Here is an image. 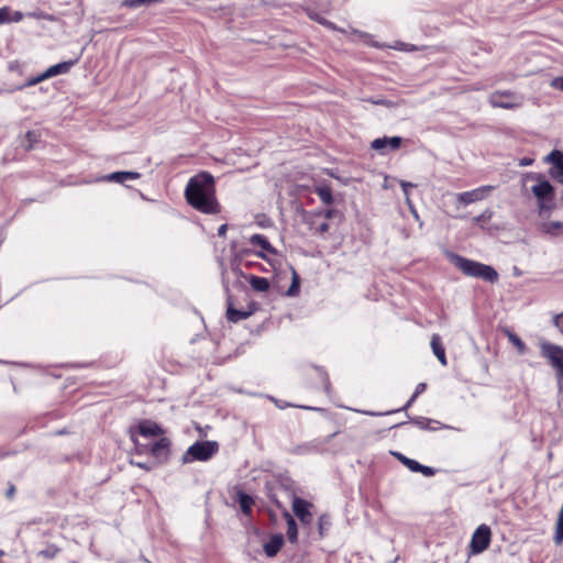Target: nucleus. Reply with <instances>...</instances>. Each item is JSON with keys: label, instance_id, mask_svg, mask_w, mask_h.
<instances>
[{"label": "nucleus", "instance_id": "nucleus-1", "mask_svg": "<svg viewBox=\"0 0 563 563\" xmlns=\"http://www.w3.org/2000/svg\"><path fill=\"white\" fill-rule=\"evenodd\" d=\"M185 197L192 208L202 213L217 214L220 212V206L216 199L214 181L208 173H201L190 178L186 186Z\"/></svg>", "mask_w": 563, "mask_h": 563}, {"label": "nucleus", "instance_id": "nucleus-2", "mask_svg": "<svg viewBox=\"0 0 563 563\" xmlns=\"http://www.w3.org/2000/svg\"><path fill=\"white\" fill-rule=\"evenodd\" d=\"M521 185L537 199L538 216H547L549 210H555V189L543 174L525 173L521 176Z\"/></svg>", "mask_w": 563, "mask_h": 563}, {"label": "nucleus", "instance_id": "nucleus-3", "mask_svg": "<svg viewBox=\"0 0 563 563\" xmlns=\"http://www.w3.org/2000/svg\"><path fill=\"white\" fill-rule=\"evenodd\" d=\"M449 258L466 276L482 278L490 283L498 278L497 272L489 265L462 257L454 253H450Z\"/></svg>", "mask_w": 563, "mask_h": 563}, {"label": "nucleus", "instance_id": "nucleus-4", "mask_svg": "<svg viewBox=\"0 0 563 563\" xmlns=\"http://www.w3.org/2000/svg\"><path fill=\"white\" fill-rule=\"evenodd\" d=\"M219 451V444L216 441H198L190 445L183 454L184 464L195 461L206 462Z\"/></svg>", "mask_w": 563, "mask_h": 563}, {"label": "nucleus", "instance_id": "nucleus-5", "mask_svg": "<svg viewBox=\"0 0 563 563\" xmlns=\"http://www.w3.org/2000/svg\"><path fill=\"white\" fill-rule=\"evenodd\" d=\"M523 96L511 90H496L488 97V102L493 108L506 110L518 109L523 104Z\"/></svg>", "mask_w": 563, "mask_h": 563}, {"label": "nucleus", "instance_id": "nucleus-6", "mask_svg": "<svg viewBox=\"0 0 563 563\" xmlns=\"http://www.w3.org/2000/svg\"><path fill=\"white\" fill-rule=\"evenodd\" d=\"M541 355L554 368L559 379L563 378V347L549 342L540 343Z\"/></svg>", "mask_w": 563, "mask_h": 563}, {"label": "nucleus", "instance_id": "nucleus-7", "mask_svg": "<svg viewBox=\"0 0 563 563\" xmlns=\"http://www.w3.org/2000/svg\"><path fill=\"white\" fill-rule=\"evenodd\" d=\"M492 531L486 525H481L474 531L470 542V553L473 555L484 552L490 544Z\"/></svg>", "mask_w": 563, "mask_h": 563}, {"label": "nucleus", "instance_id": "nucleus-8", "mask_svg": "<svg viewBox=\"0 0 563 563\" xmlns=\"http://www.w3.org/2000/svg\"><path fill=\"white\" fill-rule=\"evenodd\" d=\"M553 211L554 210H549L547 216H539V228L544 234L559 236L563 232V222L551 219Z\"/></svg>", "mask_w": 563, "mask_h": 563}, {"label": "nucleus", "instance_id": "nucleus-9", "mask_svg": "<svg viewBox=\"0 0 563 563\" xmlns=\"http://www.w3.org/2000/svg\"><path fill=\"white\" fill-rule=\"evenodd\" d=\"M311 508L312 504L302 498L295 497L292 499V511L299 518L302 525H311L313 520Z\"/></svg>", "mask_w": 563, "mask_h": 563}, {"label": "nucleus", "instance_id": "nucleus-10", "mask_svg": "<svg viewBox=\"0 0 563 563\" xmlns=\"http://www.w3.org/2000/svg\"><path fill=\"white\" fill-rule=\"evenodd\" d=\"M493 190L492 186H482L471 191L460 192L456 195V200L462 206H467L473 202L485 199Z\"/></svg>", "mask_w": 563, "mask_h": 563}, {"label": "nucleus", "instance_id": "nucleus-11", "mask_svg": "<svg viewBox=\"0 0 563 563\" xmlns=\"http://www.w3.org/2000/svg\"><path fill=\"white\" fill-rule=\"evenodd\" d=\"M544 162L552 165L551 177L563 184V153L554 150L544 157Z\"/></svg>", "mask_w": 563, "mask_h": 563}, {"label": "nucleus", "instance_id": "nucleus-12", "mask_svg": "<svg viewBox=\"0 0 563 563\" xmlns=\"http://www.w3.org/2000/svg\"><path fill=\"white\" fill-rule=\"evenodd\" d=\"M255 311L254 305H250L247 309H235L233 308L231 301H229L228 309H227V317L232 322H239L241 320H244L249 318L253 312Z\"/></svg>", "mask_w": 563, "mask_h": 563}, {"label": "nucleus", "instance_id": "nucleus-13", "mask_svg": "<svg viewBox=\"0 0 563 563\" xmlns=\"http://www.w3.org/2000/svg\"><path fill=\"white\" fill-rule=\"evenodd\" d=\"M250 243L254 246H258L261 249L260 252L256 253L257 256L262 258H266L264 252L275 254V249L271 245L268 240L262 234H254L250 238Z\"/></svg>", "mask_w": 563, "mask_h": 563}, {"label": "nucleus", "instance_id": "nucleus-14", "mask_svg": "<svg viewBox=\"0 0 563 563\" xmlns=\"http://www.w3.org/2000/svg\"><path fill=\"white\" fill-rule=\"evenodd\" d=\"M401 142L402 140L400 136L375 139L372 142V148L376 151H383L389 146L393 150H397L400 147Z\"/></svg>", "mask_w": 563, "mask_h": 563}, {"label": "nucleus", "instance_id": "nucleus-15", "mask_svg": "<svg viewBox=\"0 0 563 563\" xmlns=\"http://www.w3.org/2000/svg\"><path fill=\"white\" fill-rule=\"evenodd\" d=\"M141 177L136 172H115L103 177V180L123 184L125 180H135Z\"/></svg>", "mask_w": 563, "mask_h": 563}, {"label": "nucleus", "instance_id": "nucleus-16", "mask_svg": "<svg viewBox=\"0 0 563 563\" xmlns=\"http://www.w3.org/2000/svg\"><path fill=\"white\" fill-rule=\"evenodd\" d=\"M23 19V13L13 11L10 7L0 8V25L12 22H20Z\"/></svg>", "mask_w": 563, "mask_h": 563}, {"label": "nucleus", "instance_id": "nucleus-17", "mask_svg": "<svg viewBox=\"0 0 563 563\" xmlns=\"http://www.w3.org/2000/svg\"><path fill=\"white\" fill-rule=\"evenodd\" d=\"M139 432L144 438H154L162 433V429L154 422L143 421L139 426Z\"/></svg>", "mask_w": 563, "mask_h": 563}, {"label": "nucleus", "instance_id": "nucleus-18", "mask_svg": "<svg viewBox=\"0 0 563 563\" xmlns=\"http://www.w3.org/2000/svg\"><path fill=\"white\" fill-rule=\"evenodd\" d=\"M431 349L434 353V355L437 356V358L439 360V362L445 366L446 365V356H445V351H444V347L441 343V338L439 334H433L431 336Z\"/></svg>", "mask_w": 563, "mask_h": 563}, {"label": "nucleus", "instance_id": "nucleus-19", "mask_svg": "<svg viewBox=\"0 0 563 563\" xmlns=\"http://www.w3.org/2000/svg\"><path fill=\"white\" fill-rule=\"evenodd\" d=\"M284 544V538L282 534L273 536L269 541L265 544L264 550L268 556H274L278 553Z\"/></svg>", "mask_w": 563, "mask_h": 563}, {"label": "nucleus", "instance_id": "nucleus-20", "mask_svg": "<svg viewBox=\"0 0 563 563\" xmlns=\"http://www.w3.org/2000/svg\"><path fill=\"white\" fill-rule=\"evenodd\" d=\"M74 65L73 62H64V63H59V64H56V65H53L51 67H48L44 73H43V78H52V77H55L59 74H65L67 73L70 67Z\"/></svg>", "mask_w": 563, "mask_h": 563}, {"label": "nucleus", "instance_id": "nucleus-21", "mask_svg": "<svg viewBox=\"0 0 563 563\" xmlns=\"http://www.w3.org/2000/svg\"><path fill=\"white\" fill-rule=\"evenodd\" d=\"M405 465L411 471L416 473H422L424 476L434 475V470L429 466L421 465L419 462L415 460H406Z\"/></svg>", "mask_w": 563, "mask_h": 563}, {"label": "nucleus", "instance_id": "nucleus-22", "mask_svg": "<svg viewBox=\"0 0 563 563\" xmlns=\"http://www.w3.org/2000/svg\"><path fill=\"white\" fill-rule=\"evenodd\" d=\"M150 451L155 457L165 456L168 451V441L166 439H159L151 445Z\"/></svg>", "mask_w": 563, "mask_h": 563}, {"label": "nucleus", "instance_id": "nucleus-23", "mask_svg": "<svg viewBox=\"0 0 563 563\" xmlns=\"http://www.w3.org/2000/svg\"><path fill=\"white\" fill-rule=\"evenodd\" d=\"M314 191L323 203L331 205L333 202L332 190L329 186H317Z\"/></svg>", "mask_w": 563, "mask_h": 563}, {"label": "nucleus", "instance_id": "nucleus-24", "mask_svg": "<svg viewBox=\"0 0 563 563\" xmlns=\"http://www.w3.org/2000/svg\"><path fill=\"white\" fill-rule=\"evenodd\" d=\"M251 287L256 291H266L269 288V283L266 278L254 276L250 277Z\"/></svg>", "mask_w": 563, "mask_h": 563}, {"label": "nucleus", "instance_id": "nucleus-25", "mask_svg": "<svg viewBox=\"0 0 563 563\" xmlns=\"http://www.w3.org/2000/svg\"><path fill=\"white\" fill-rule=\"evenodd\" d=\"M285 517L287 521V537L289 541L294 543L297 541V525L295 519L288 512L285 514Z\"/></svg>", "mask_w": 563, "mask_h": 563}, {"label": "nucleus", "instance_id": "nucleus-26", "mask_svg": "<svg viewBox=\"0 0 563 563\" xmlns=\"http://www.w3.org/2000/svg\"><path fill=\"white\" fill-rule=\"evenodd\" d=\"M238 501H239V505H240L242 511L245 515H249L251 512V509H252V506H253L252 497H250L249 495L240 492L238 494Z\"/></svg>", "mask_w": 563, "mask_h": 563}, {"label": "nucleus", "instance_id": "nucleus-27", "mask_svg": "<svg viewBox=\"0 0 563 563\" xmlns=\"http://www.w3.org/2000/svg\"><path fill=\"white\" fill-rule=\"evenodd\" d=\"M59 548L55 544H48L44 550L38 552V555L45 559H54L59 553Z\"/></svg>", "mask_w": 563, "mask_h": 563}, {"label": "nucleus", "instance_id": "nucleus-28", "mask_svg": "<svg viewBox=\"0 0 563 563\" xmlns=\"http://www.w3.org/2000/svg\"><path fill=\"white\" fill-rule=\"evenodd\" d=\"M507 336H508V340L518 349L519 353L523 354L526 351V345L522 342V340L512 332H508Z\"/></svg>", "mask_w": 563, "mask_h": 563}, {"label": "nucleus", "instance_id": "nucleus-29", "mask_svg": "<svg viewBox=\"0 0 563 563\" xmlns=\"http://www.w3.org/2000/svg\"><path fill=\"white\" fill-rule=\"evenodd\" d=\"M365 101L371 102L373 104L384 106L387 108H396L402 103V101H391L387 99H365Z\"/></svg>", "mask_w": 563, "mask_h": 563}, {"label": "nucleus", "instance_id": "nucleus-30", "mask_svg": "<svg viewBox=\"0 0 563 563\" xmlns=\"http://www.w3.org/2000/svg\"><path fill=\"white\" fill-rule=\"evenodd\" d=\"M353 34L356 35L357 37H360L361 40H363L366 44H368L371 46L380 47V45H378L376 42L373 41V37L369 34L358 32V31H353Z\"/></svg>", "mask_w": 563, "mask_h": 563}, {"label": "nucleus", "instance_id": "nucleus-31", "mask_svg": "<svg viewBox=\"0 0 563 563\" xmlns=\"http://www.w3.org/2000/svg\"><path fill=\"white\" fill-rule=\"evenodd\" d=\"M426 388H427V385L424 383L418 384L412 397L407 402L406 408L409 407L415 401L417 396L420 395L421 393H423L426 390Z\"/></svg>", "mask_w": 563, "mask_h": 563}, {"label": "nucleus", "instance_id": "nucleus-32", "mask_svg": "<svg viewBox=\"0 0 563 563\" xmlns=\"http://www.w3.org/2000/svg\"><path fill=\"white\" fill-rule=\"evenodd\" d=\"M45 79H46V78H43V74H41V75H38V76H36V77H33V78L29 79V80L26 81V84H25V85L20 86V87H18L16 89H22L23 87H31V86H35V85H37L38 82H41V81H43V80H45Z\"/></svg>", "mask_w": 563, "mask_h": 563}, {"label": "nucleus", "instance_id": "nucleus-33", "mask_svg": "<svg viewBox=\"0 0 563 563\" xmlns=\"http://www.w3.org/2000/svg\"><path fill=\"white\" fill-rule=\"evenodd\" d=\"M26 140H27V143H29L27 146L32 147L33 144L37 142V134L35 132H33V131H29L26 133Z\"/></svg>", "mask_w": 563, "mask_h": 563}, {"label": "nucleus", "instance_id": "nucleus-34", "mask_svg": "<svg viewBox=\"0 0 563 563\" xmlns=\"http://www.w3.org/2000/svg\"><path fill=\"white\" fill-rule=\"evenodd\" d=\"M400 186H401V188L404 190L405 198L407 199V197H410L409 196V188L415 187V185L412 183H409V181L400 180Z\"/></svg>", "mask_w": 563, "mask_h": 563}, {"label": "nucleus", "instance_id": "nucleus-35", "mask_svg": "<svg viewBox=\"0 0 563 563\" xmlns=\"http://www.w3.org/2000/svg\"><path fill=\"white\" fill-rule=\"evenodd\" d=\"M393 47L396 49H399V51H413L415 49L413 45H409V44H405V43H400V42L396 43V45Z\"/></svg>", "mask_w": 563, "mask_h": 563}, {"label": "nucleus", "instance_id": "nucleus-36", "mask_svg": "<svg viewBox=\"0 0 563 563\" xmlns=\"http://www.w3.org/2000/svg\"><path fill=\"white\" fill-rule=\"evenodd\" d=\"M406 205L408 206V208L410 209L412 216L415 217L416 220H419V214L413 206V203L411 202V199L410 197H407L406 199Z\"/></svg>", "mask_w": 563, "mask_h": 563}, {"label": "nucleus", "instance_id": "nucleus-37", "mask_svg": "<svg viewBox=\"0 0 563 563\" xmlns=\"http://www.w3.org/2000/svg\"><path fill=\"white\" fill-rule=\"evenodd\" d=\"M297 290H298L297 275L294 274V283L289 287V289L287 290V294L292 296V295H295L297 292Z\"/></svg>", "mask_w": 563, "mask_h": 563}, {"label": "nucleus", "instance_id": "nucleus-38", "mask_svg": "<svg viewBox=\"0 0 563 563\" xmlns=\"http://www.w3.org/2000/svg\"><path fill=\"white\" fill-rule=\"evenodd\" d=\"M330 227L327 222H322L320 223L317 228H316V231L319 233V234H324L329 231Z\"/></svg>", "mask_w": 563, "mask_h": 563}, {"label": "nucleus", "instance_id": "nucleus-39", "mask_svg": "<svg viewBox=\"0 0 563 563\" xmlns=\"http://www.w3.org/2000/svg\"><path fill=\"white\" fill-rule=\"evenodd\" d=\"M552 87L563 91V77H558L553 79Z\"/></svg>", "mask_w": 563, "mask_h": 563}, {"label": "nucleus", "instance_id": "nucleus-40", "mask_svg": "<svg viewBox=\"0 0 563 563\" xmlns=\"http://www.w3.org/2000/svg\"><path fill=\"white\" fill-rule=\"evenodd\" d=\"M554 324L561 332H563V314L556 316L554 318Z\"/></svg>", "mask_w": 563, "mask_h": 563}, {"label": "nucleus", "instance_id": "nucleus-41", "mask_svg": "<svg viewBox=\"0 0 563 563\" xmlns=\"http://www.w3.org/2000/svg\"><path fill=\"white\" fill-rule=\"evenodd\" d=\"M533 158H528V157H523L521 159H519V166H530L533 164Z\"/></svg>", "mask_w": 563, "mask_h": 563}, {"label": "nucleus", "instance_id": "nucleus-42", "mask_svg": "<svg viewBox=\"0 0 563 563\" xmlns=\"http://www.w3.org/2000/svg\"><path fill=\"white\" fill-rule=\"evenodd\" d=\"M325 523H329L327 516H321L319 519V529H320L321 534L323 533L322 530H323V526H325Z\"/></svg>", "mask_w": 563, "mask_h": 563}, {"label": "nucleus", "instance_id": "nucleus-43", "mask_svg": "<svg viewBox=\"0 0 563 563\" xmlns=\"http://www.w3.org/2000/svg\"><path fill=\"white\" fill-rule=\"evenodd\" d=\"M311 18H312V19H316V20H317L319 23H321V24H324V25H327V26H329V27L334 29V26H333V24H332V23H330V22H328V21H325V20H323V19L319 18L318 15H316V16H311Z\"/></svg>", "mask_w": 563, "mask_h": 563}, {"label": "nucleus", "instance_id": "nucleus-44", "mask_svg": "<svg viewBox=\"0 0 563 563\" xmlns=\"http://www.w3.org/2000/svg\"><path fill=\"white\" fill-rule=\"evenodd\" d=\"M134 443H135V446H136V450L140 451V452H143L146 448V444H140L139 443V440L134 437H132Z\"/></svg>", "mask_w": 563, "mask_h": 563}, {"label": "nucleus", "instance_id": "nucleus-45", "mask_svg": "<svg viewBox=\"0 0 563 563\" xmlns=\"http://www.w3.org/2000/svg\"><path fill=\"white\" fill-rule=\"evenodd\" d=\"M227 230H228V225L227 224L220 225L219 229H218V235L219 236H224L225 233H227Z\"/></svg>", "mask_w": 563, "mask_h": 563}, {"label": "nucleus", "instance_id": "nucleus-46", "mask_svg": "<svg viewBox=\"0 0 563 563\" xmlns=\"http://www.w3.org/2000/svg\"><path fill=\"white\" fill-rule=\"evenodd\" d=\"M395 455L397 456V459L405 465V462L406 460H409V457L400 454V453H395Z\"/></svg>", "mask_w": 563, "mask_h": 563}, {"label": "nucleus", "instance_id": "nucleus-47", "mask_svg": "<svg viewBox=\"0 0 563 563\" xmlns=\"http://www.w3.org/2000/svg\"><path fill=\"white\" fill-rule=\"evenodd\" d=\"M333 214H334V210H332V209L327 210V211H325V213H324L325 218H328V219H329V218H332V217H333Z\"/></svg>", "mask_w": 563, "mask_h": 563}, {"label": "nucleus", "instance_id": "nucleus-48", "mask_svg": "<svg viewBox=\"0 0 563 563\" xmlns=\"http://www.w3.org/2000/svg\"><path fill=\"white\" fill-rule=\"evenodd\" d=\"M134 464H135L136 466L141 467V468L146 470V471H148V470H150V467H148L146 464H144V463L136 462V463H134Z\"/></svg>", "mask_w": 563, "mask_h": 563}, {"label": "nucleus", "instance_id": "nucleus-49", "mask_svg": "<svg viewBox=\"0 0 563 563\" xmlns=\"http://www.w3.org/2000/svg\"><path fill=\"white\" fill-rule=\"evenodd\" d=\"M383 187H384L385 189L390 188L389 183H388V178H387V177L385 178V181H384V184H383Z\"/></svg>", "mask_w": 563, "mask_h": 563}, {"label": "nucleus", "instance_id": "nucleus-50", "mask_svg": "<svg viewBox=\"0 0 563 563\" xmlns=\"http://www.w3.org/2000/svg\"><path fill=\"white\" fill-rule=\"evenodd\" d=\"M7 494L9 497H11L14 494V488L10 487Z\"/></svg>", "mask_w": 563, "mask_h": 563}]
</instances>
